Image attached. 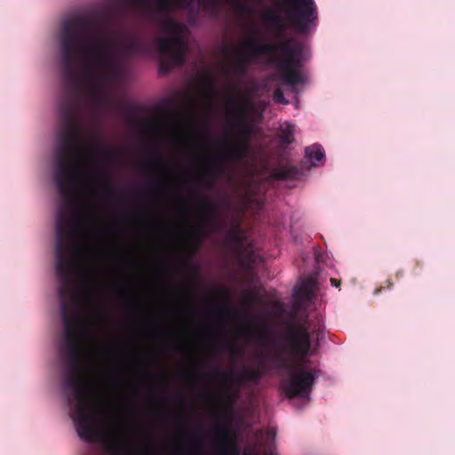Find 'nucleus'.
<instances>
[{
    "mask_svg": "<svg viewBox=\"0 0 455 455\" xmlns=\"http://www.w3.org/2000/svg\"><path fill=\"white\" fill-rule=\"evenodd\" d=\"M63 91L59 101L57 144L54 152V181L60 196L69 205L75 204V190L81 181L93 187L95 196L101 172L84 170L100 149L83 135L78 122L85 87L101 101L105 82L118 71L124 58L146 57L153 53L150 42L138 36H125L118 46L108 36L93 18L76 14L61 21L58 34Z\"/></svg>",
    "mask_w": 455,
    "mask_h": 455,
    "instance_id": "obj_1",
    "label": "nucleus"
},
{
    "mask_svg": "<svg viewBox=\"0 0 455 455\" xmlns=\"http://www.w3.org/2000/svg\"><path fill=\"white\" fill-rule=\"evenodd\" d=\"M91 224L87 214L70 216L65 208L57 212L55 270L60 282L58 294L64 327L59 351L67 367L62 384L66 391L71 392L68 403L76 402L70 417L77 435L87 443H93L102 436L101 418L94 403L93 382L84 368L87 350L85 339L90 335V329L81 316L80 305L89 299V294L76 283L81 273L78 259L84 254L79 239L81 233Z\"/></svg>",
    "mask_w": 455,
    "mask_h": 455,
    "instance_id": "obj_2",
    "label": "nucleus"
},
{
    "mask_svg": "<svg viewBox=\"0 0 455 455\" xmlns=\"http://www.w3.org/2000/svg\"><path fill=\"white\" fill-rule=\"evenodd\" d=\"M283 339V343L275 346L276 352L273 355L275 368L289 370L288 379L282 381L283 392L290 399L308 398L318 376L317 371L307 370L301 363H289L284 355L293 361L308 356L312 335L306 323L291 321L287 324Z\"/></svg>",
    "mask_w": 455,
    "mask_h": 455,
    "instance_id": "obj_3",
    "label": "nucleus"
},
{
    "mask_svg": "<svg viewBox=\"0 0 455 455\" xmlns=\"http://www.w3.org/2000/svg\"><path fill=\"white\" fill-rule=\"evenodd\" d=\"M245 45L251 49L252 57L267 55L275 59L283 84L293 87L304 82L299 70L302 66V46L293 38L289 37L276 44L260 43L255 38H249Z\"/></svg>",
    "mask_w": 455,
    "mask_h": 455,
    "instance_id": "obj_4",
    "label": "nucleus"
},
{
    "mask_svg": "<svg viewBox=\"0 0 455 455\" xmlns=\"http://www.w3.org/2000/svg\"><path fill=\"white\" fill-rule=\"evenodd\" d=\"M162 30L171 36L158 37L156 40L160 55L159 65L162 73H168L174 67L184 65L188 51V42L184 34L188 28L173 19H165L161 24Z\"/></svg>",
    "mask_w": 455,
    "mask_h": 455,
    "instance_id": "obj_5",
    "label": "nucleus"
},
{
    "mask_svg": "<svg viewBox=\"0 0 455 455\" xmlns=\"http://www.w3.org/2000/svg\"><path fill=\"white\" fill-rule=\"evenodd\" d=\"M278 12L284 14L290 25L299 34L306 35L316 27L318 12L315 0H282Z\"/></svg>",
    "mask_w": 455,
    "mask_h": 455,
    "instance_id": "obj_6",
    "label": "nucleus"
},
{
    "mask_svg": "<svg viewBox=\"0 0 455 455\" xmlns=\"http://www.w3.org/2000/svg\"><path fill=\"white\" fill-rule=\"evenodd\" d=\"M193 196L200 212L207 217L202 221L200 229L192 235V240L195 243L194 251H196L202 244L204 237L206 235V228L212 232H216L220 230L221 227L219 223L218 205L212 202L206 201L196 193H193Z\"/></svg>",
    "mask_w": 455,
    "mask_h": 455,
    "instance_id": "obj_7",
    "label": "nucleus"
},
{
    "mask_svg": "<svg viewBox=\"0 0 455 455\" xmlns=\"http://www.w3.org/2000/svg\"><path fill=\"white\" fill-rule=\"evenodd\" d=\"M260 358V362L257 368H246L237 375H235L232 371H223L219 366L212 367V373L215 376H222L223 379L234 386L238 383L239 386H243L247 382L252 384H259L265 373L268 372L270 368L263 358L262 355H258Z\"/></svg>",
    "mask_w": 455,
    "mask_h": 455,
    "instance_id": "obj_8",
    "label": "nucleus"
},
{
    "mask_svg": "<svg viewBox=\"0 0 455 455\" xmlns=\"http://www.w3.org/2000/svg\"><path fill=\"white\" fill-rule=\"evenodd\" d=\"M229 102L235 104V110L228 115V122L235 128L237 132V139L241 141L250 143L252 136V128L246 123L244 108L233 98L229 99Z\"/></svg>",
    "mask_w": 455,
    "mask_h": 455,
    "instance_id": "obj_9",
    "label": "nucleus"
},
{
    "mask_svg": "<svg viewBox=\"0 0 455 455\" xmlns=\"http://www.w3.org/2000/svg\"><path fill=\"white\" fill-rule=\"evenodd\" d=\"M213 430L217 435L214 447L218 455H229V451L234 455H239V451L235 441L231 440L228 427L225 423H216Z\"/></svg>",
    "mask_w": 455,
    "mask_h": 455,
    "instance_id": "obj_10",
    "label": "nucleus"
},
{
    "mask_svg": "<svg viewBox=\"0 0 455 455\" xmlns=\"http://www.w3.org/2000/svg\"><path fill=\"white\" fill-rule=\"evenodd\" d=\"M249 153L250 143L235 140L228 145L222 154V158L225 161L240 163L247 159Z\"/></svg>",
    "mask_w": 455,
    "mask_h": 455,
    "instance_id": "obj_11",
    "label": "nucleus"
},
{
    "mask_svg": "<svg viewBox=\"0 0 455 455\" xmlns=\"http://www.w3.org/2000/svg\"><path fill=\"white\" fill-rule=\"evenodd\" d=\"M156 7L160 12H169L170 10L181 9L184 7L192 8L191 0H156ZM197 17V12L191 9L189 20H195Z\"/></svg>",
    "mask_w": 455,
    "mask_h": 455,
    "instance_id": "obj_12",
    "label": "nucleus"
},
{
    "mask_svg": "<svg viewBox=\"0 0 455 455\" xmlns=\"http://www.w3.org/2000/svg\"><path fill=\"white\" fill-rule=\"evenodd\" d=\"M243 47L247 50V53L237 56L232 63V73L237 76H244L247 73L250 61L258 58L251 56V51L245 44H243Z\"/></svg>",
    "mask_w": 455,
    "mask_h": 455,
    "instance_id": "obj_13",
    "label": "nucleus"
},
{
    "mask_svg": "<svg viewBox=\"0 0 455 455\" xmlns=\"http://www.w3.org/2000/svg\"><path fill=\"white\" fill-rule=\"evenodd\" d=\"M263 20L266 23L274 27L277 38H282L283 36L284 32L287 29V26L279 13L268 10L265 12Z\"/></svg>",
    "mask_w": 455,
    "mask_h": 455,
    "instance_id": "obj_14",
    "label": "nucleus"
},
{
    "mask_svg": "<svg viewBox=\"0 0 455 455\" xmlns=\"http://www.w3.org/2000/svg\"><path fill=\"white\" fill-rule=\"evenodd\" d=\"M211 376L213 379H220V380L225 382L228 385L229 390L226 391L221 395V398H222V401L225 403L232 406L236 402V400L238 399V397L240 395V388H241L242 386H239L238 383H235L234 386H231L230 383L228 381H227V380H225L221 375L220 376H215L212 373V369L211 370Z\"/></svg>",
    "mask_w": 455,
    "mask_h": 455,
    "instance_id": "obj_15",
    "label": "nucleus"
},
{
    "mask_svg": "<svg viewBox=\"0 0 455 455\" xmlns=\"http://www.w3.org/2000/svg\"><path fill=\"white\" fill-rule=\"evenodd\" d=\"M221 171V165L211 164L204 168L199 175V182L208 188H212L214 186L215 172Z\"/></svg>",
    "mask_w": 455,
    "mask_h": 455,
    "instance_id": "obj_16",
    "label": "nucleus"
},
{
    "mask_svg": "<svg viewBox=\"0 0 455 455\" xmlns=\"http://www.w3.org/2000/svg\"><path fill=\"white\" fill-rule=\"evenodd\" d=\"M299 175L300 171L296 166H285L274 172V177L279 180H297Z\"/></svg>",
    "mask_w": 455,
    "mask_h": 455,
    "instance_id": "obj_17",
    "label": "nucleus"
},
{
    "mask_svg": "<svg viewBox=\"0 0 455 455\" xmlns=\"http://www.w3.org/2000/svg\"><path fill=\"white\" fill-rule=\"evenodd\" d=\"M306 157L311 162L312 165H318L324 158V150L318 144H314L306 148Z\"/></svg>",
    "mask_w": 455,
    "mask_h": 455,
    "instance_id": "obj_18",
    "label": "nucleus"
},
{
    "mask_svg": "<svg viewBox=\"0 0 455 455\" xmlns=\"http://www.w3.org/2000/svg\"><path fill=\"white\" fill-rule=\"evenodd\" d=\"M294 127L290 124H283L279 128V140L283 146H287L293 141Z\"/></svg>",
    "mask_w": 455,
    "mask_h": 455,
    "instance_id": "obj_19",
    "label": "nucleus"
},
{
    "mask_svg": "<svg viewBox=\"0 0 455 455\" xmlns=\"http://www.w3.org/2000/svg\"><path fill=\"white\" fill-rule=\"evenodd\" d=\"M313 281L310 279L306 280L301 286L294 290V296L309 299L312 294Z\"/></svg>",
    "mask_w": 455,
    "mask_h": 455,
    "instance_id": "obj_20",
    "label": "nucleus"
},
{
    "mask_svg": "<svg viewBox=\"0 0 455 455\" xmlns=\"http://www.w3.org/2000/svg\"><path fill=\"white\" fill-rule=\"evenodd\" d=\"M198 4L203 10L210 12L213 16H216L219 12V0H199Z\"/></svg>",
    "mask_w": 455,
    "mask_h": 455,
    "instance_id": "obj_21",
    "label": "nucleus"
},
{
    "mask_svg": "<svg viewBox=\"0 0 455 455\" xmlns=\"http://www.w3.org/2000/svg\"><path fill=\"white\" fill-rule=\"evenodd\" d=\"M227 238L235 244H240L243 242L242 230L239 225L232 227L227 233Z\"/></svg>",
    "mask_w": 455,
    "mask_h": 455,
    "instance_id": "obj_22",
    "label": "nucleus"
},
{
    "mask_svg": "<svg viewBox=\"0 0 455 455\" xmlns=\"http://www.w3.org/2000/svg\"><path fill=\"white\" fill-rule=\"evenodd\" d=\"M100 188H101V191L104 194V196L113 198V199H116V193L114 190L110 182L107 179H104L102 180V182L100 184Z\"/></svg>",
    "mask_w": 455,
    "mask_h": 455,
    "instance_id": "obj_23",
    "label": "nucleus"
},
{
    "mask_svg": "<svg viewBox=\"0 0 455 455\" xmlns=\"http://www.w3.org/2000/svg\"><path fill=\"white\" fill-rule=\"evenodd\" d=\"M118 108L122 113L129 117H132L135 113V107L131 103H120Z\"/></svg>",
    "mask_w": 455,
    "mask_h": 455,
    "instance_id": "obj_24",
    "label": "nucleus"
},
{
    "mask_svg": "<svg viewBox=\"0 0 455 455\" xmlns=\"http://www.w3.org/2000/svg\"><path fill=\"white\" fill-rule=\"evenodd\" d=\"M164 164V160L162 156L159 153L154 155L153 158L149 162H146L143 164V166H162Z\"/></svg>",
    "mask_w": 455,
    "mask_h": 455,
    "instance_id": "obj_25",
    "label": "nucleus"
},
{
    "mask_svg": "<svg viewBox=\"0 0 455 455\" xmlns=\"http://www.w3.org/2000/svg\"><path fill=\"white\" fill-rule=\"evenodd\" d=\"M124 4L135 5V6H146L149 0H119Z\"/></svg>",
    "mask_w": 455,
    "mask_h": 455,
    "instance_id": "obj_26",
    "label": "nucleus"
},
{
    "mask_svg": "<svg viewBox=\"0 0 455 455\" xmlns=\"http://www.w3.org/2000/svg\"><path fill=\"white\" fill-rule=\"evenodd\" d=\"M274 100L277 103L286 104L288 101L286 100L283 92L280 89H277L274 92Z\"/></svg>",
    "mask_w": 455,
    "mask_h": 455,
    "instance_id": "obj_27",
    "label": "nucleus"
},
{
    "mask_svg": "<svg viewBox=\"0 0 455 455\" xmlns=\"http://www.w3.org/2000/svg\"><path fill=\"white\" fill-rule=\"evenodd\" d=\"M110 451L113 453V455H122L123 446H121L118 443H115L110 447Z\"/></svg>",
    "mask_w": 455,
    "mask_h": 455,
    "instance_id": "obj_28",
    "label": "nucleus"
},
{
    "mask_svg": "<svg viewBox=\"0 0 455 455\" xmlns=\"http://www.w3.org/2000/svg\"><path fill=\"white\" fill-rule=\"evenodd\" d=\"M193 455H203V447L201 443H196L192 451Z\"/></svg>",
    "mask_w": 455,
    "mask_h": 455,
    "instance_id": "obj_29",
    "label": "nucleus"
},
{
    "mask_svg": "<svg viewBox=\"0 0 455 455\" xmlns=\"http://www.w3.org/2000/svg\"><path fill=\"white\" fill-rule=\"evenodd\" d=\"M245 299L248 302L252 303L256 300V296L252 291H246Z\"/></svg>",
    "mask_w": 455,
    "mask_h": 455,
    "instance_id": "obj_30",
    "label": "nucleus"
},
{
    "mask_svg": "<svg viewBox=\"0 0 455 455\" xmlns=\"http://www.w3.org/2000/svg\"><path fill=\"white\" fill-rule=\"evenodd\" d=\"M100 20L104 26H108L111 23V17L108 14L102 15Z\"/></svg>",
    "mask_w": 455,
    "mask_h": 455,
    "instance_id": "obj_31",
    "label": "nucleus"
},
{
    "mask_svg": "<svg viewBox=\"0 0 455 455\" xmlns=\"http://www.w3.org/2000/svg\"><path fill=\"white\" fill-rule=\"evenodd\" d=\"M229 1L235 6V8H237L239 10H243L244 7L243 4H242L239 0H229Z\"/></svg>",
    "mask_w": 455,
    "mask_h": 455,
    "instance_id": "obj_32",
    "label": "nucleus"
},
{
    "mask_svg": "<svg viewBox=\"0 0 455 455\" xmlns=\"http://www.w3.org/2000/svg\"><path fill=\"white\" fill-rule=\"evenodd\" d=\"M403 274H404L403 270H402V269H401V270H398V271L395 273V277H396V279H399L400 277H403Z\"/></svg>",
    "mask_w": 455,
    "mask_h": 455,
    "instance_id": "obj_33",
    "label": "nucleus"
},
{
    "mask_svg": "<svg viewBox=\"0 0 455 455\" xmlns=\"http://www.w3.org/2000/svg\"><path fill=\"white\" fill-rule=\"evenodd\" d=\"M218 293L222 296V297H227L228 296V292L227 291L225 290H220V291H218Z\"/></svg>",
    "mask_w": 455,
    "mask_h": 455,
    "instance_id": "obj_34",
    "label": "nucleus"
},
{
    "mask_svg": "<svg viewBox=\"0 0 455 455\" xmlns=\"http://www.w3.org/2000/svg\"><path fill=\"white\" fill-rule=\"evenodd\" d=\"M268 335V331L265 328L261 332H260V337L264 338L266 336Z\"/></svg>",
    "mask_w": 455,
    "mask_h": 455,
    "instance_id": "obj_35",
    "label": "nucleus"
},
{
    "mask_svg": "<svg viewBox=\"0 0 455 455\" xmlns=\"http://www.w3.org/2000/svg\"><path fill=\"white\" fill-rule=\"evenodd\" d=\"M129 302L132 304V305H134L136 302H137V299L134 298V297H130L129 299Z\"/></svg>",
    "mask_w": 455,
    "mask_h": 455,
    "instance_id": "obj_36",
    "label": "nucleus"
},
{
    "mask_svg": "<svg viewBox=\"0 0 455 455\" xmlns=\"http://www.w3.org/2000/svg\"><path fill=\"white\" fill-rule=\"evenodd\" d=\"M386 283H387V289H390L392 286H393V283L390 281V280H387L386 281Z\"/></svg>",
    "mask_w": 455,
    "mask_h": 455,
    "instance_id": "obj_37",
    "label": "nucleus"
},
{
    "mask_svg": "<svg viewBox=\"0 0 455 455\" xmlns=\"http://www.w3.org/2000/svg\"><path fill=\"white\" fill-rule=\"evenodd\" d=\"M331 283H332L333 285H335V286H338V285H339V282H338L336 279L331 278Z\"/></svg>",
    "mask_w": 455,
    "mask_h": 455,
    "instance_id": "obj_38",
    "label": "nucleus"
},
{
    "mask_svg": "<svg viewBox=\"0 0 455 455\" xmlns=\"http://www.w3.org/2000/svg\"><path fill=\"white\" fill-rule=\"evenodd\" d=\"M204 131H205L206 135L209 136L210 130H209V126L208 125H205Z\"/></svg>",
    "mask_w": 455,
    "mask_h": 455,
    "instance_id": "obj_39",
    "label": "nucleus"
},
{
    "mask_svg": "<svg viewBox=\"0 0 455 455\" xmlns=\"http://www.w3.org/2000/svg\"><path fill=\"white\" fill-rule=\"evenodd\" d=\"M379 292H380V289H376L375 291H374L375 294H378Z\"/></svg>",
    "mask_w": 455,
    "mask_h": 455,
    "instance_id": "obj_40",
    "label": "nucleus"
},
{
    "mask_svg": "<svg viewBox=\"0 0 455 455\" xmlns=\"http://www.w3.org/2000/svg\"><path fill=\"white\" fill-rule=\"evenodd\" d=\"M282 0H276V9L278 10V4Z\"/></svg>",
    "mask_w": 455,
    "mask_h": 455,
    "instance_id": "obj_41",
    "label": "nucleus"
}]
</instances>
